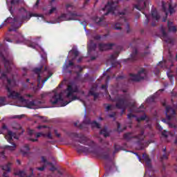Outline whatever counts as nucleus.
<instances>
[{
    "instance_id": "nucleus-1",
    "label": "nucleus",
    "mask_w": 177,
    "mask_h": 177,
    "mask_svg": "<svg viewBox=\"0 0 177 177\" xmlns=\"http://www.w3.org/2000/svg\"><path fill=\"white\" fill-rule=\"evenodd\" d=\"M71 137L79 139L76 140V142H79V143H81L82 145L89 147H86L84 146H80L77 149L78 153H90L91 154H94L98 157V158H102L103 160H109V158H110V154L109 152L97 150V149H96L97 145L95 141L90 140L89 138L85 136V135L82 133L79 134L77 133H71Z\"/></svg>"
},
{
    "instance_id": "nucleus-2",
    "label": "nucleus",
    "mask_w": 177,
    "mask_h": 177,
    "mask_svg": "<svg viewBox=\"0 0 177 177\" xmlns=\"http://www.w3.org/2000/svg\"><path fill=\"white\" fill-rule=\"evenodd\" d=\"M78 92V86L74 83V82H70L66 89L65 90V93H66V97L71 99L69 101L63 100V95L62 93H55L50 100V102L52 104H57L59 103L62 107H64V106H67L68 103H71V102H74V100H77L78 97L77 95H73L74 93H77Z\"/></svg>"
},
{
    "instance_id": "nucleus-3",
    "label": "nucleus",
    "mask_w": 177,
    "mask_h": 177,
    "mask_svg": "<svg viewBox=\"0 0 177 177\" xmlns=\"http://www.w3.org/2000/svg\"><path fill=\"white\" fill-rule=\"evenodd\" d=\"M70 8L73 9L74 6L72 4H66V9L67 14L63 13L59 17H57V23H60V21H70L71 20H78L77 17H80V15L77 14V12H71L70 11Z\"/></svg>"
},
{
    "instance_id": "nucleus-4",
    "label": "nucleus",
    "mask_w": 177,
    "mask_h": 177,
    "mask_svg": "<svg viewBox=\"0 0 177 177\" xmlns=\"http://www.w3.org/2000/svg\"><path fill=\"white\" fill-rule=\"evenodd\" d=\"M115 107L116 109H119V110H122L120 115H122L128 107L130 109H135L136 104L135 102H129L127 97H122L116 99Z\"/></svg>"
},
{
    "instance_id": "nucleus-5",
    "label": "nucleus",
    "mask_w": 177,
    "mask_h": 177,
    "mask_svg": "<svg viewBox=\"0 0 177 177\" xmlns=\"http://www.w3.org/2000/svg\"><path fill=\"white\" fill-rule=\"evenodd\" d=\"M125 140H131V139H137L136 145L138 146V150H144L145 149V130L141 129L140 133L135 136H132V133H126L123 136Z\"/></svg>"
},
{
    "instance_id": "nucleus-6",
    "label": "nucleus",
    "mask_w": 177,
    "mask_h": 177,
    "mask_svg": "<svg viewBox=\"0 0 177 177\" xmlns=\"http://www.w3.org/2000/svg\"><path fill=\"white\" fill-rule=\"evenodd\" d=\"M37 17V14H30L28 13L27 11H25V14L21 15V17H14V21L15 23H18L17 26L12 25L13 28H10L9 31H17L18 28H20L21 26H23V23L25 21H28L31 19V17Z\"/></svg>"
},
{
    "instance_id": "nucleus-7",
    "label": "nucleus",
    "mask_w": 177,
    "mask_h": 177,
    "mask_svg": "<svg viewBox=\"0 0 177 177\" xmlns=\"http://www.w3.org/2000/svg\"><path fill=\"white\" fill-rule=\"evenodd\" d=\"M15 85L16 80L7 78V86H6V88L8 93V97L10 99H18V100H20L21 102H24V97L21 96L19 93L10 89L11 86H15Z\"/></svg>"
},
{
    "instance_id": "nucleus-8",
    "label": "nucleus",
    "mask_w": 177,
    "mask_h": 177,
    "mask_svg": "<svg viewBox=\"0 0 177 177\" xmlns=\"http://www.w3.org/2000/svg\"><path fill=\"white\" fill-rule=\"evenodd\" d=\"M118 4V1H108L107 4L105 6L102 10H106V12L104 14V16H107L109 13H112V15H115V10L118 8L117 5Z\"/></svg>"
},
{
    "instance_id": "nucleus-9",
    "label": "nucleus",
    "mask_w": 177,
    "mask_h": 177,
    "mask_svg": "<svg viewBox=\"0 0 177 177\" xmlns=\"http://www.w3.org/2000/svg\"><path fill=\"white\" fill-rule=\"evenodd\" d=\"M129 75L131 81L139 82V81L145 80V77L147 75L146 70H145V68H141L140 71H138V74L130 73Z\"/></svg>"
},
{
    "instance_id": "nucleus-10",
    "label": "nucleus",
    "mask_w": 177,
    "mask_h": 177,
    "mask_svg": "<svg viewBox=\"0 0 177 177\" xmlns=\"http://www.w3.org/2000/svg\"><path fill=\"white\" fill-rule=\"evenodd\" d=\"M162 106H163V107H165L166 117L169 121H171V120H172V115H175L176 114L175 109H172L171 106H167V102H163L162 103Z\"/></svg>"
},
{
    "instance_id": "nucleus-11",
    "label": "nucleus",
    "mask_w": 177,
    "mask_h": 177,
    "mask_svg": "<svg viewBox=\"0 0 177 177\" xmlns=\"http://www.w3.org/2000/svg\"><path fill=\"white\" fill-rule=\"evenodd\" d=\"M127 24V34H129L131 32V29L129 28V24H128V22L127 21V18L124 17H120L118 21L115 24L114 29L115 30H121V26L122 24Z\"/></svg>"
},
{
    "instance_id": "nucleus-12",
    "label": "nucleus",
    "mask_w": 177,
    "mask_h": 177,
    "mask_svg": "<svg viewBox=\"0 0 177 177\" xmlns=\"http://www.w3.org/2000/svg\"><path fill=\"white\" fill-rule=\"evenodd\" d=\"M6 139L8 142V143H11L12 146L7 145L5 147L6 149H8L11 151H13L15 149H16V144L13 142V138L12 137V131H8V134L5 136Z\"/></svg>"
},
{
    "instance_id": "nucleus-13",
    "label": "nucleus",
    "mask_w": 177,
    "mask_h": 177,
    "mask_svg": "<svg viewBox=\"0 0 177 177\" xmlns=\"http://www.w3.org/2000/svg\"><path fill=\"white\" fill-rule=\"evenodd\" d=\"M0 57L2 58L6 73H10V71H12V66L13 65V62L7 59L1 52H0Z\"/></svg>"
},
{
    "instance_id": "nucleus-14",
    "label": "nucleus",
    "mask_w": 177,
    "mask_h": 177,
    "mask_svg": "<svg viewBox=\"0 0 177 177\" xmlns=\"http://www.w3.org/2000/svg\"><path fill=\"white\" fill-rule=\"evenodd\" d=\"M160 31L162 32V39H163V41H165V42H166L167 44H171V45H174V39L168 36V34L167 33V32H165V29H164V28H161Z\"/></svg>"
},
{
    "instance_id": "nucleus-15",
    "label": "nucleus",
    "mask_w": 177,
    "mask_h": 177,
    "mask_svg": "<svg viewBox=\"0 0 177 177\" xmlns=\"http://www.w3.org/2000/svg\"><path fill=\"white\" fill-rule=\"evenodd\" d=\"M113 46H115V44L113 43H109V44L100 43L98 45V48L101 52H103V50H110V49H113Z\"/></svg>"
},
{
    "instance_id": "nucleus-16",
    "label": "nucleus",
    "mask_w": 177,
    "mask_h": 177,
    "mask_svg": "<svg viewBox=\"0 0 177 177\" xmlns=\"http://www.w3.org/2000/svg\"><path fill=\"white\" fill-rule=\"evenodd\" d=\"M145 55H147V53L139 54V53H138V49L135 48L131 55V59L133 60V62H135L139 59V55L141 57H143Z\"/></svg>"
},
{
    "instance_id": "nucleus-17",
    "label": "nucleus",
    "mask_w": 177,
    "mask_h": 177,
    "mask_svg": "<svg viewBox=\"0 0 177 177\" xmlns=\"http://www.w3.org/2000/svg\"><path fill=\"white\" fill-rule=\"evenodd\" d=\"M133 8H135V9H137V10H140V12H142L143 9L146 8V1H145V0H138V3L135 4L133 6Z\"/></svg>"
},
{
    "instance_id": "nucleus-18",
    "label": "nucleus",
    "mask_w": 177,
    "mask_h": 177,
    "mask_svg": "<svg viewBox=\"0 0 177 177\" xmlns=\"http://www.w3.org/2000/svg\"><path fill=\"white\" fill-rule=\"evenodd\" d=\"M44 69V66H40L39 68H35L33 69V73H35V74L37 75V82L38 84H41V73H44V71H42Z\"/></svg>"
},
{
    "instance_id": "nucleus-19",
    "label": "nucleus",
    "mask_w": 177,
    "mask_h": 177,
    "mask_svg": "<svg viewBox=\"0 0 177 177\" xmlns=\"http://www.w3.org/2000/svg\"><path fill=\"white\" fill-rule=\"evenodd\" d=\"M41 162H44V165L41 167H37L38 171H44L45 168H46V165H52V162H48L45 156H41Z\"/></svg>"
},
{
    "instance_id": "nucleus-20",
    "label": "nucleus",
    "mask_w": 177,
    "mask_h": 177,
    "mask_svg": "<svg viewBox=\"0 0 177 177\" xmlns=\"http://www.w3.org/2000/svg\"><path fill=\"white\" fill-rule=\"evenodd\" d=\"M97 46V45L96 44V43H94L93 41H91L87 46L88 54L91 55L92 52L96 50Z\"/></svg>"
},
{
    "instance_id": "nucleus-21",
    "label": "nucleus",
    "mask_w": 177,
    "mask_h": 177,
    "mask_svg": "<svg viewBox=\"0 0 177 177\" xmlns=\"http://www.w3.org/2000/svg\"><path fill=\"white\" fill-rule=\"evenodd\" d=\"M142 157L145 162L146 167H147V168H151V159H150V158L149 157V155L146 153H143Z\"/></svg>"
},
{
    "instance_id": "nucleus-22",
    "label": "nucleus",
    "mask_w": 177,
    "mask_h": 177,
    "mask_svg": "<svg viewBox=\"0 0 177 177\" xmlns=\"http://www.w3.org/2000/svg\"><path fill=\"white\" fill-rule=\"evenodd\" d=\"M167 27L170 32H176L177 31L176 26H174V22L168 21Z\"/></svg>"
},
{
    "instance_id": "nucleus-23",
    "label": "nucleus",
    "mask_w": 177,
    "mask_h": 177,
    "mask_svg": "<svg viewBox=\"0 0 177 177\" xmlns=\"http://www.w3.org/2000/svg\"><path fill=\"white\" fill-rule=\"evenodd\" d=\"M84 125H92L91 119L85 118V120L83 121V123L78 125V128H80V129H84Z\"/></svg>"
},
{
    "instance_id": "nucleus-24",
    "label": "nucleus",
    "mask_w": 177,
    "mask_h": 177,
    "mask_svg": "<svg viewBox=\"0 0 177 177\" xmlns=\"http://www.w3.org/2000/svg\"><path fill=\"white\" fill-rule=\"evenodd\" d=\"M34 133H35V131L33 129L28 130V134L29 135V137L28 138V139L31 142H38V139L32 138V135H34Z\"/></svg>"
},
{
    "instance_id": "nucleus-25",
    "label": "nucleus",
    "mask_w": 177,
    "mask_h": 177,
    "mask_svg": "<svg viewBox=\"0 0 177 177\" xmlns=\"http://www.w3.org/2000/svg\"><path fill=\"white\" fill-rule=\"evenodd\" d=\"M151 16L154 20H156V21H158L160 20V15H158V12H157L156 9H153L151 10Z\"/></svg>"
},
{
    "instance_id": "nucleus-26",
    "label": "nucleus",
    "mask_w": 177,
    "mask_h": 177,
    "mask_svg": "<svg viewBox=\"0 0 177 177\" xmlns=\"http://www.w3.org/2000/svg\"><path fill=\"white\" fill-rule=\"evenodd\" d=\"M22 102H25L28 109H32V107L36 106L35 101H28L24 99V100Z\"/></svg>"
},
{
    "instance_id": "nucleus-27",
    "label": "nucleus",
    "mask_w": 177,
    "mask_h": 177,
    "mask_svg": "<svg viewBox=\"0 0 177 177\" xmlns=\"http://www.w3.org/2000/svg\"><path fill=\"white\" fill-rule=\"evenodd\" d=\"M100 135H103L104 138H109L110 136V133L107 131V127H104L100 131Z\"/></svg>"
},
{
    "instance_id": "nucleus-28",
    "label": "nucleus",
    "mask_w": 177,
    "mask_h": 177,
    "mask_svg": "<svg viewBox=\"0 0 177 177\" xmlns=\"http://www.w3.org/2000/svg\"><path fill=\"white\" fill-rule=\"evenodd\" d=\"M165 5H167V4L165 3V2L162 1V9L163 12H164L165 13V15H166V17H165V18H163V19H162V21H163V22L167 21V16H168V11L167 10V7H165Z\"/></svg>"
},
{
    "instance_id": "nucleus-29",
    "label": "nucleus",
    "mask_w": 177,
    "mask_h": 177,
    "mask_svg": "<svg viewBox=\"0 0 177 177\" xmlns=\"http://www.w3.org/2000/svg\"><path fill=\"white\" fill-rule=\"evenodd\" d=\"M26 39H24V36L21 34H18L16 39V44H21V42H24Z\"/></svg>"
},
{
    "instance_id": "nucleus-30",
    "label": "nucleus",
    "mask_w": 177,
    "mask_h": 177,
    "mask_svg": "<svg viewBox=\"0 0 177 177\" xmlns=\"http://www.w3.org/2000/svg\"><path fill=\"white\" fill-rule=\"evenodd\" d=\"M6 23H10L12 24V28H13V25L15 24V26H18L19 23L18 22H15V18H12V17H8L6 20Z\"/></svg>"
},
{
    "instance_id": "nucleus-31",
    "label": "nucleus",
    "mask_w": 177,
    "mask_h": 177,
    "mask_svg": "<svg viewBox=\"0 0 177 177\" xmlns=\"http://www.w3.org/2000/svg\"><path fill=\"white\" fill-rule=\"evenodd\" d=\"M15 175L19 177H31V175L27 176V173L26 172V171L23 170L15 173Z\"/></svg>"
},
{
    "instance_id": "nucleus-32",
    "label": "nucleus",
    "mask_w": 177,
    "mask_h": 177,
    "mask_svg": "<svg viewBox=\"0 0 177 177\" xmlns=\"http://www.w3.org/2000/svg\"><path fill=\"white\" fill-rule=\"evenodd\" d=\"M113 147H114L113 154H115V153H118V151H120V150H122V147L117 144H114Z\"/></svg>"
},
{
    "instance_id": "nucleus-33",
    "label": "nucleus",
    "mask_w": 177,
    "mask_h": 177,
    "mask_svg": "<svg viewBox=\"0 0 177 177\" xmlns=\"http://www.w3.org/2000/svg\"><path fill=\"white\" fill-rule=\"evenodd\" d=\"M92 128H97V129H100L102 127L100 126V124H99L96 120H94L91 123Z\"/></svg>"
},
{
    "instance_id": "nucleus-34",
    "label": "nucleus",
    "mask_w": 177,
    "mask_h": 177,
    "mask_svg": "<svg viewBox=\"0 0 177 177\" xmlns=\"http://www.w3.org/2000/svg\"><path fill=\"white\" fill-rule=\"evenodd\" d=\"M104 17H94L93 20L97 24H100L104 20Z\"/></svg>"
},
{
    "instance_id": "nucleus-35",
    "label": "nucleus",
    "mask_w": 177,
    "mask_h": 177,
    "mask_svg": "<svg viewBox=\"0 0 177 177\" xmlns=\"http://www.w3.org/2000/svg\"><path fill=\"white\" fill-rule=\"evenodd\" d=\"M120 55V52L116 51L114 53V54H112L110 56V60L114 61L115 60V59H117V57H118V55Z\"/></svg>"
},
{
    "instance_id": "nucleus-36",
    "label": "nucleus",
    "mask_w": 177,
    "mask_h": 177,
    "mask_svg": "<svg viewBox=\"0 0 177 177\" xmlns=\"http://www.w3.org/2000/svg\"><path fill=\"white\" fill-rule=\"evenodd\" d=\"M69 53H73L75 57L72 59V60H75V58L77 57V56L80 55V52L78 50L74 49L71 50Z\"/></svg>"
},
{
    "instance_id": "nucleus-37",
    "label": "nucleus",
    "mask_w": 177,
    "mask_h": 177,
    "mask_svg": "<svg viewBox=\"0 0 177 177\" xmlns=\"http://www.w3.org/2000/svg\"><path fill=\"white\" fill-rule=\"evenodd\" d=\"M6 97H0V107H2V106H6Z\"/></svg>"
},
{
    "instance_id": "nucleus-38",
    "label": "nucleus",
    "mask_w": 177,
    "mask_h": 177,
    "mask_svg": "<svg viewBox=\"0 0 177 177\" xmlns=\"http://www.w3.org/2000/svg\"><path fill=\"white\" fill-rule=\"evenodd\" d=\"M168 6L170 15H172V13H175V9L174 8V7H172V4H171V3H168Z\"/></svg>"
},
{
    "instance_id": "nucleus-39",
    "label": "nucleus",
    "mask_w": 177,
    "mask_h": 177,
    "mask_svg": "<svg viewBox=\"0 0 177 177\" xmlns=\"http://www.w3.org/2000/svg\"><path fill=\"white\" fill-rule=\"evenodd\" d=\"M44 138H48V139L53 140V136H52V133L50 131H48V133H44Z\"/></svg>"
},
{
    "instance_id": "nucleus-40",
    "label": "nucleus",
    "mask_w": 177,
    "mask_h": 177,
    "mask_svg": "<svg viewBox=\"0 0 177 177\" xmlns=\"http://www.w3.org/2000/svg\"><path fill=\"white\" fill-rule=\"evenodd\" d=\"M48 75L42 80V82H41L42 84H44L48 80H49L50 78V77L52 75H53V73H50L49 71H48Z\"/></svg>"
},
{
    "instance_id": "nucleus-41",
    "label": "nucleus",
    "mask_w": 177,
    "mask_h": 177,
    "mask_svg": "<svg viewBox=\"0 0 177 177\" xmlns=\"http://www.w3.org/2000/svg\"><path fill=\"white\" fill-rule=\"evenodd\" d=\"M3 171H6L7 172H10V166L9 165L1 166Z\"/></svg>"
},
{
    "instance_id": "nucleus-42",
    "label": "nucleus",
    "mask_w": 177,
    "mask_h": 177,
    "mask_svg": "<svg viewBox=\"0 0 177 177\" xmlns=\"http://www.w3.org/2000/svg\"><path fill=\"white\" fill-rule=\"evenodd\" d=\"M97 89V86H92L90 91H88V95H91V93H95L96 92V90Z\"/></svg>"
},
{
    "instance_id": "nucleus-43",
    "label": "nucleus",
    "mask_w": 177,
    "mask_h": 177,
    "mask_svg": "<svg viewBox=\"0 0 177 177\" xmlns=\"http://www.w3.org/2000/svg\"><path fill=\"white\" fill-rule=\"evenodd\" d=\"M117 127H118V132H122L123 131H125L127 129V127H124L123 129H121V124L120 122H117Z\"/></svg>"
},
{
    "instance_id": "nucleus-44",
    "label": "nucleus",
    "mask_w": 177,
    "mask_h": 177,
    "mask_svg": "<svg viewBox=\"0 0 177 177\" xmlns=\"http://www.w3.org/2000/svg\"><path fill=\"white\" fill-rule=\"evenodd\" d=\"M169 156V153H165L161 157H160V161H164V160H167Z\"/></svg>"
},
{
    "instance_id": "nucleus-45",
    "label": "nucleus",
    "mask_w": 177,
    "mask_h": 177,
    "mask_svg": "<svg viewBox=\"0 0 177 177\" xmlns=\"http://www.w3.org/2000/svg\"><path fill=\"white\" fill-rule=\"evenodd\" d=\"M89 96H93L94 100H96L99 97V93H90Z\"/></svg>"
},
{
    "instance_id": "nucleus-46",
    "label": "nucleus",
    "mask_w": 177,
    "mask_h": 177,
    "mask_svg": "<svg viewBox=\"0 0 177 177\" xmlns=\"http://www.w3.org/2000/svg\"><path fill=\"white\" fill-rule=\"evenodd\" d=\"M44 133H41V132H39V133H37L35 135V137L38 139V138H41V136H44Z\"/></svg>"
},
{
    "instance_id": "nucleus-47",
    "label": "nucleus",
    "mask_w": 177,
    "mask_h": 177,
    "mask_svg": "<svg viewBox=\"0 0 177 177\" xmlns=\"http://www.w3.org/2000/svg\"><path fill=\"white\" fill-rule=\"evenodd\" d=\"M20 3V0H11V5H17Z\"/></svg>"
},
{
    "instance_id": "nucleus-48",
    "label": "nucleus",
    "mask_w": 177,
    "mask_h": 177,
    "mask_svg": "<svg viewBox=\"0 0 177 177\" xmlns=\"http://www.w3.org/2000/svg\"><path fill=\"white\" fill-rule=\"evenodd\" d=\"M73 59L72 60H69V63L68 65L66 66V68H68V67H71V66H74V62H73Z\"/></svg>"
},
{
    "instance_id": "nucleus-49",
    "label": "nucleus",
    "mask_w": 177,
    "mask_h": 177,
    "mask_svg": "<svg viewBox=\"0 0 177 177\" xmlns=\"http://www.w3.org/2000/svg\"><path fill=\"white\" fill-rule=\"evenodd\" d=\"M115 115H117V113L113 112L112 113L108 115L109 118H115Z\"/></svg>"
},
{
    "instance_id": "nucleus-50",
    "label": "nucleus",
    "mask_w": 177,
    "mask_h": 177,
    "mask_svg": "<svg viewBox=\"0 0 177 177\" xmlns=\"http://www.w3.org/2000/svg\"><path fill=\"white\" fill-rule=\"evenodd\" d=\"M143 14L146 17L145 24H149V21H150V19H149V16L147 15V14H145V12H143Z\"/></svg>"
},
{
    "instance_id": "nucleus-51",
    "label": "nucleus",
    "mask_w": 177,
    "mask_h": 177,
    "mask_svg": "<svg viewBox=\"0 0 177 177\" xmlns=\"http://www.w3.org/2000/svg\"><path fill=\"white\" fill-rule=\"evenodd\" d=\"M135 117H136V115H133V113H129L127 115V118L129 120H131V118H135Z\"/></svg>"
},
{
    "instance_id": "nucleus-52",
    "label": "nucleus",
    "mask_w": 177,
    "mask_h": 177,
    "mask_svg": "<svg viewBox=\"0 0 177 177\" xmlns=\"http://www.w3.org/2000/svg\"><path fill=\"white\" fill-rule=\"evenodd\" d=\"M118 15L119 16H125V15H127V10H124L122 12H118Z\"/></svg>"
},
{
    "instance_id": "nucleus-53",
    "label": "nucleus",
    "mask_w": 177,
    "mask_h": 177,
    "mask_svg": "<svg viewBox=\"0 0 177 177\" xmlns=\"http://www.w3.org/2000/svg\"><path fill=\"white\" fill-rule=\"evenodd\" d=\"M146 118H147V116H146V115H144L140 117V118L138 119V121H145V120H146Z\"/></svg>"
},
{
    "instance_id": "nucleus-54",
    "label": "nucleus",
    "mask_w": 177,
    "mask_h": 177,
    "mask_svg": "<svg viewBox=\"0 0 177 177\" xmlns=\"http://www.w3.org/2000/svg\"><path fill=\"white\" fill-rule=\"evenodd\" d=\"M56 10V7H53L48 12L49 15H52V13H53V12H55Z\"/></svg>"
},
{
    "instance_id": "nucleus-55",
    "label": "nucleus",
    "mask_w": 177,
    "mask_h": 177,
    "mask_svg": "<svg viewBox=\"0 0 177 177\" xmlns=\"http://www.w3.org/2000/svg\"><path fill=\"white\" fill-rule=\"evenodd\" d=\"M24 117V115H14L12 118H18L19 120H21V118Z\"/></svg>"
},
{
    "instance_id": "nucleus-56",
    "label": "nucleus",
    "mask_w": 177,
    "mask_h": 177,
    "mask_svg": "<svg viewBox=\"0 0 177 177\" xmlns=\"http://www.w3.org/2000/svg\"><path fill=\"white\" fill-rule=\"evenodd\" d=\"M162 136H164V138H168V134L167 133V131L164 130L162 132Z\"/></svg>"
},
{
    "instance_id": "nucleus-57",
    "label": "nucleus",
    "mask_w": 177,
    "mask_h": 177,
    "mask_svg": "<svg viewBox=\"0 0 177 177\" xmlns=\"http://www.w3.org/2000/svg\"><path fill=\"white\" fill-rule=\"evenodd\" d=\"M11 136L12 138H14V139H19V137L17 136V134H16V133L12 132Z\"/></svg>"
},
{
    "instance_id": "nucleus-58",
    "label": "nucleus",
    "mask_w": 177,
    "mask_h": 177,
    "mask_svg": "<svg viewBox=\"0 0 177 177\" xmlns=\"http://www.w3.org/2000/svg\"><path fill=\"white\" fill-rule=\"evenodd\" d=\"M100 38H102V36H100V35H97L94 37V39H96L97 41H99Z\"/></svg>"
},
{
    "instance_id": "nucleus-59",
    "label": "nucleus",
    "mask_w": 177,
    "mask_h": 177,
    "mask_svg": "<svg viewBox=\"0 0 177 177\" xmlns=\"http://www.w3.org/2000/svg\"><path fill=\"white\" fill-rule=\"evenodd\" d=\"M50 171H52V172H54V171H56V167L53 166V164L52 163L51 167L50 169Z\"/></svg>"
},
{
    "instance_id": "nucleus-60",
    "label": "nucleus",
    "mask_w": 177,
    "mask_h": 177,
    "mask_svg": "<svg viewBox=\"0 0 177 177\" xmlns=\"http://www.w3.org/2000/svg\"><path fill=\"white\" fill-rule=\"evenodd\" d=\"M54 133L57 136V138H60V133H57V130H54Z\"/></svg>"
},
{
    "instance_id": "nucleus-61",
    "label": "nucleus",
    "mask_w": 177,
    "mask_h": 177,
    "mask_svg": "<svg viewBox=\"0 0 177 177\" xmlns=\"http://www.w3.org/2000/svg\"><path fill=\"white\" fill-rule=\"evenodd\" d=\"M102 89H104L105 91H107V84H102Z\"/></svg>"
},
{
    "instance_id": "nucleus-62",
    "label": "nucleus",
    "mask_w": 177,
    "mask_h": 177,
    "mask_svg": "<svg viewBox=\"0 0 177 177\" xmlns=\"http://www.w3.org/2000/svg\"><path fill=\"white\" fill-rule=\"evenodd\" d=\"M106 111H110V110H111V105H108L106 107Z\"/></svg>"
},
{
    "instance_id": "nucleus-63",
    "label": "nucleus",
    "mask_w": 177,
    "mask_h": 177,
    "mask_svg": "<svg viewBox=\"0 0 177 177\" xmlns=\"http://www.w3.org/2000/svg\"><path fill=\"white\" fill-rule=\"evenodd\" d=\"M157 129H158L159 131H162V127H161V125H160V124H158V125H157Z\"/></svg>"
},
{
    "instance_id": "nucleus-64",
    "label": "nucleus",
    "mask_w": 177,
    "mask_h": 177,
    "mask_svg": "<svg viewBox=\"0 0 177 177\" xmlns=\"http://www.w3.org/2000/svg\"><path fill=\"white\" fill-rule=\"evenodd\" d=\"M42 128H46V126H41V125H39V126L37 127V129H42Z\"/></svg>"
}]
</instances>
